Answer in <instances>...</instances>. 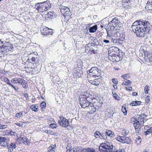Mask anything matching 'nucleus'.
Masks as SVG:
<instances>
[{
  "mask_svg": "<svg viewBox=\"0 0 152 152\" xmlns=\"http://www.w3.org/2000/svg\"><path fill=\"white\" fill-rule=\"evenodd\" d=\"M25 81L26 80H25L23 79L22 78H19L18 83L19 84L22 85L23 83L24 82H25Z\"/></svg>",
  "mask_w": 152,
  "mask_h": 152,
  "instance_id": "nucleus-39",
  "label": "nucleus"
},
{
  "mask_svg": "<svg viewBox=\"0 0 152 152\" xmlns=\"http://www.w3.org/2000/svg\"><path fill=\"white\" fill-rule=\"evenodd\" d=\"M54 122L55 123H52L50 124L49 125L53 129L56 128L57 127V124L54 121Z\"/></svg>",
  "mask_w": 152,
  "mask_h": 152,
  "instance_id": "nucleus-36",
  "label": "nucleus"
},
{
  "mask_svg": "<svg viewBox=\"0 0 152 152\" xmlns=\"http://www.w3.org/2000/svg\"><path fill=\"white\" fill-rule=\"evenodd\" d=\"M105 133L108 137H113L114 136V133L111 130L107 131Z\"/></svg>",
  "mask_w": 152,
  "mask_h": 152,
  "instance_id": "nucleus-26",
  "label": "nucleus"
},
{
  "mask_svg": "<svg viewBox=\"0 0 152 152\" xmlns=\"http://www.w3.org/2000/svg\"><path fill=\"white\" fill-rule=\"evenodd\" d=\"M118 39H113L112 41L114 43H115L118 44Z\"/></svg>",
  "mask_w": 152,
  "mask_h": 152,
  "instance_id": "nucleus-52",
  "label": "nucleus"
},
{
  "mask_svg": "<svg viewBox=\"0 0 152 152\" xmlns=\"http://www.w3.org/2000/svg\"><path fill=\"white\" fill-rule=\"evenodd\" d=\"M137 94V93L136 92H133L132 94V95L133 96H136Z\"/></svg>",
  "mask_w": 152,
  "mask_h": 152,
  "instance_id": "nucleus-63",
  "label": "nucleus"
},
{
  "mask_svg": "<svg viewBox=\"0 0 152 152\" xmlns=\"http://www.w3.org/2000/svg\"><path fill=\"white\" fill-rule=\"evenodd\" d=\"M144 90L145 91V94H148V91L149 90V86L147 85L145 86L144 88Z\"/></svg>",
  "mask_w": 152,
  "mask_h": 152,
  "instance_id": "nucleus-38",
  "label": "nucleus"
},
{
  "mask_svg": "<svg viewBox=\"0 0 152 152\" xmlns=\"http://www.w3.org/2000/svg\"><path fill=\"white\" fill-rule=\"evenodd\" d=\"M113 147L111 142H107L102 143L99 147V149L100 152H114L115 151Z\"/></svg>",
  "mask_w": 152,
  "mask_h": 152,
  "instance_id": "nucleus-4",
  "label": "nucleus"
},
{
  "mask_svg": "<svg viewBox=\"0 0 152 152\" xmlns=\"http://www.w3.org/2000/svg\"><path fill=\"white\" fill-rule=\"evenodd\" d=\"M118 44H122L123 43L124 39L123 38H118Z\"/></svg>",
  "mask_w": 152,
  "mask_h": 152,
  "instance_id": "nucleus-45",
  "label": "nucleus"
},
{
  "mask_svg": "<svg viewBox=\"0 0 152 152\" xmlns=\"http://www.w3.org/2000/svg\"><path fill=\"white\" fill-rule=\"evenodd\" d=\"M77 149V151H80V152L81 151H82L83 152H95L94 149L93 148L83 149L81 147H78Z\"/></svg>",
  "mask_w": 152,
  "mask_h": 152,
  "instance_id": "nucleus-14",
  "label": "nucleus"
},
{
  "mask_svg": "<svg viewBox=\"0 0 152 152\" xmlns=\"http://www.w3.org/2000/svg\"><path fill=\"white\" fill-rule=\"evenodd\" d=\"M45 19L48 20V19H52V18L49 16H46L45 17Z\"/></svg>",
  "mask_w": 152,
  "mask_h": 152,
  "instance_id": "nucleus-60",
  "label": "nucleus"
},
{
  "mask_svg": "<svg viewBox=\"0 0 152 152\" xmlns=\"http://www.w3.org/2000/svg\"><path fill=\"white\" fill-rule=\"evenodd\" d=\"M113 96L115 99L118 100H119V97L116 93H114L113 94Z\"/></svg>",
  "mask_w": 152,
  "mask_h": 152,
  "instance_id": "nucleus-46",
  "label": "nucleus"
},
{
  "mask_svg": "<svg viewBox=\"0 0 152 152\" xmlns=\"http://www.w3.org/2000/svg\"><path fill=\"white\" fill-rule=\"evenodd\" d=\"M143 124H140L139 122L134 121V126L136 130V132L139 133L141 131V126H143Z\"/></svg>",
  "mask_w": 152,
  "mask_h": 152,
  "instance_id": "nucleus-15",
  "label": "nucleus"
},
{
  "mask_svg": "<svg viewBox=\"0 0 152 152\" xmlns=\"http://www.w3.org/2000/svg\"><path fill=\"white\" fill-rule=\"evenodd\" d=\"M30 108L33 111H34L35 112H37L38 111V108L37 107L36 105H31L30 106Z\"/></svg>",
  "mask_w": 152,
  "mask_h": 152,
  "instance_id": "nucleus-30",
  "label": "nucleus"
},
{
  "mask_svg": "<svg viewBox=\"0 0 152 152\" xmlns=\"http://www.w3.org/2000/svg\"><path fill=\"white\" fill-rule=\"evenodd\" d=\"M111 22V24H112L111 27V30H114V29L116 30L118 29L123 26L122 23H121L120 20L116 17L114 18Z\"/></svg>",
  "mask_w": 152,
  "mask_h": 152,
  "instance_id": "nucleus-7",
  "label": "nucleus"
},
{
  "mask_svg": "<svg viewBox=\"0 0 152 152\" xmlns=\"http://www.w3.org/2000/svg\"><path fill=\"white\" fill-rule=\"evenodd\" d=\"M96 100H97V102L102 103V102L103 98L102 97L100 96L99 97L97 96L96 97Z\"/></svg>",
  "mask_w": 152,
  "mask_h": 152,
  "instance_id": "nucleus-31",
  "label": "nucleus"
},
{
  "mask_svg": "<svg viewBox=\"0 0 152 152\" xmlns=\"http://www.w3.org/2000/svg\"><path fill=\"white\" fill-rule=\"evenodd\" d=\"M60 120L58 121V124L62 127H67L69 125V120L64 118L62 116H61L60 117Z\"/></svg>",
  "mask_w": 152,
  "mask_h": 152,
  "instance_id": "nucleus-9",
  "label": "nucleus"
},
{
  "mask_svg": "<svg viewBox=\"0 0 152 152\" xmlns=\"http://www.w3.org/2000/svg\"><path fill=\"white\" fill-rule=\"evenodd\" d=\"M40 106L41 107L42 110H43V108H45L46 107V103L44 102H42L40 104Z\"/></svg>",
  "mask_w": 152,
  "mask_h": 152,
  "instance_id": "nucleus-37",
  "label": "nucleus"
},
{
  "mask_svg": "<svg viewBox=\"0 0 152 152\" xmlns=\"http://www.w3.org/2000/svg\"><path fill=\"white\" fill-rule=\"evenodd\" d=\"M2 50H0V57H2L4 56V55H7L8 53L3 48Z\"/></svg>",
  "mask_w": 152,
  "mask_h": 152,
  "instance_id": "nucleus-27",
  "label": "nucleus"
},
{
  "mask_svg": "<svg viewBox=\"0 0 152 152\" xmlns=\"http://www.w3.org/2000/svg\"><path fill=\"white\" fill-rule=\"evenodd\" d=\"M26 139H25V141H23V142L25 144H28L29 140L26 137Z\"/></svg>",
  "mask_w": 152,
  "mask_h": 152,
  "instance_id": "nucleus-57",
  "label": "nucleus"
},
{
  "mask_svg": "<svg viewBox=\"0 0 152 152\" xmlns=\"http://www.w3.org/2000/svg\"><path fill=\"white\" fill-rule=\"evenodd\" d=\"M131 83L130 80H127L123 82L122 83V85H128Z\"/></svg>",
  "mask_w": 152,
  "mask_h": 152,
  "instance_id": "nucleus-34",
  "label": "nucleus"
},
{
  "mask_svg": "<svg viewBox=\"0 0 152 152\" xmlns=\"http://www.w3.org/2000/svg\"><path fill=\"white\" fill-rule=\"evenodd\" d=\"M24 96L27 99H29V97H28V94H25L24 95Z\"/></svg>",
  "mask_w": 152,
  "mask_h": 152,
  "instance_id": "nucleus-61",
  "label": "nucleus"
},
{
  "mask_svg": "<svg viewBox=\"0 0 152 152\" xmlns=\"http://www.w3.org/2000/svg\"><path fill=\"white\" fill-rule=\"evenodd\" d=\"M122 137H123V136L121 137L120 136H118L116 137L115 138L117 141L120 142H122V141L123 140V139L122 138Z\"/></svg>",
  "mask_w": 152,
  "mask_h": 152,
  "instance_id": "nucleus-42",
  "label": "nucleus"
},
{
  "mask_svg": "<svg viewBox=\"0 0 152 152\" xmlns=\"http://www.w3.org/2000/svg\"><path fill=\"white\" fill-rule=\"evenodd\" d=\"M50 7V4L47 1L37 3H36L35 5V8L42 12L47 10Z\"/></svg>",
  "mask_w": 152,
  "mask_h": 152,
  "instance_id": "nucleus-5",
  "label": "nucleus"
},
{
  "mask_svg": "<svg viewBox=\"0 0 152 152\" xmlns=\"http://www.w3.org/2000/svg\"><path fill=\"white\" fill-rule=\"evenodd\" d=\"M95 68L94 67H92L91 69L89 70V76H88L89 81L90 80H95V73L94 72V69Z\"/></svg>",
  "mask_w": 152,
  "mask_h": 152,
  "instance_id": "nucleus-11",
  "label": "nucleus"
},
{
  "mask_svg": "<svg viewBox=\"0 0 152 152\" xmlns=\"http://www.w3.org/2000/svg\"><path fill=\"white\" fill-rule=\"evenodd\" d=\"M122 3L123 6L124 7L128 9L130 8L131 5L130 0H122Z\"/></svg>",
  "mask_w": 152,
  "mask_h": 152,
  "instance_id": "nucleus-18",
  "label": "nucleus"
},
{
  "mask_svg": "<svg viewBox=\"0 0 152 152\" xmlns=\"http://www.w3.org/2000/svg\"><path fill=\"white\" fill-rule=\"evenodd\" d=\"M128 75L125 74L121 76V77L123 78H124L125 80H126L128 78Z\"/></svg>",
  "mask_w": 152,
  "mask_h": 152,
  "instance_id": "nucleus-50",
  "label": "nucleus"
},
{
  "mask_svg": "<svg viewBox=\"0 0 152 152\" xmlns=\"http://www.w3.org/2000/svg\"><path fill=\"white\" fill-rule=\"evenodd\" d=\"M89 32L91 33H93L95 32V25L90 28Z\"/></svg>",
  "mask_w": 152,
  "mask_h": 152,
  "instance_id": "nucleus-41",
  "label": "nucleus"
},
{
  "mask_svg": "<svg viewBox=\"0 0 152 152\" xmlns=\"http://www.w3.org/2000/svg\"><path fill=\"white\" fill-rule=\"evenodd\" d=\"M60 12L63 15L67 18H69L71 15L69 9L67 7L61 6L60 7Z\"/></svg>",
  "mask_w": 152,
  "mask_h": 152,
  "instance_id": "nucleus-8",
  "label": "nucleus"
},
{
  "mask_svg": "<svg viewBox=\"0 0 152 152\" xmlns=\"http://www.w3.org/2000/svg\"><path fill=\"white\" fill-rule=\"evenodd\" d=\"M96 135L99 136L100 138H103L104 140H106L107 139V135L106 133L101 134L99 132H96Z\"/></svg>",
  "mask_w": 152,
  "mask_h": 152,
  "instance_id": "nucleus-20",
  "label": "nucleus"
},
{
  "mask_svg": "<svg viewBox=\"0 0 152 152\" xmlns=\"http://www.w3.org/2000/svg\"><path fill=\"white\" fill-rule=\"evenodd\" d=\"M47 15L51 17L52 18L53 17H55V15L54 13L52 12H50L48 13Z\"/></svg>",
  "mask_w": 152,
  "mask_h": 152,
  "instance_id": "nucleus-35",
  "label": "nucleus"
},
{
  "mask_svg": "<svg viewBox=\"0 0 152 152\" xmlns=\"http://www.w3.org/2000/svg\"><path fill=\"white\" fill-rule=\"evenodd\" d=\"M67 152H77V148H73L72 149H70L69 147H67Z\"/></svg>",
  "mask_w": 152,
  "mask_h": 152,
  "instance_id": "nucleus-28",
  "label": "nucleus"
},
{
  "mask_svg": "<svg viewBox=\"0 0 152 152\" xmlns=\"http://www.w3.org/2000/svg\"><path fill=\"white\" fill-rule=\"evenodd\" d=\"M152 132V126L150 127V128L147 129V131L144 132V134L146 136H147L148 134H150Z\"/></svg>",
  "mask_w": 152,
  "mask_h": 152,
  "instance_id": "nucleus-29",
  "label": "nucleus"
},
{
  "mask_svg": "<svg viewBox=\"0 0 152 152\" xmlns=\"http://www.w3.org/2000/svg\"><path fill=\"white\" fill-rule=\"evenodd\" d=\"M88 94L85 92L84 93V94L80 95L79 97L80 99V104L81 107L83 108H85L88 106H90L91 107H93L92 108L91 107V109L92 110L93 112L91 111H90V113H92L95 112V107H94V102L93 103L89 102L87 100V98L88 97Z\"/></svg>",
  "mask_w": 152,
  "mask_h": 152,
  "instance_id": "nucleus-2",
  "label": "nucleus"
},
{
  "mask_svg": "<svg viewBox=\"0 0 152 152\" xmlns=\"http://www.w3.org/2000/svg\"><path fill=\"white\" fill-rule=\"evenodd\" d=\"M41 32L42 35L46 36L52 35L53 33L52 29H49L47 27L42 28L41 30Z\"/></svg>",
  "mask_w": 152,
  "mask_h": 152,
  "instance_id": "nucleus-10",
  "label": "nucleus"
},
{
  "mask_svg": "<svg viewBox=\"0 0 152 152\" xmlns=\"http://www.w3.org/2000/svg\"><path fill=\"white\" fill-rule=\"evenodd\" d=\"M104 42L106 43H109V41L108 40H104V41H103Z\"/></svg>",
  "mask_w": 152,
  "mask_h": 152,
  "instance_id": "nucleus-62",
  "label": "nucleus"
},
{
  "mask_svg": "<svg viewBox=\"0 0 152 152\" xmlns=\"http://www.w3.org/2000/svg\"><path fill=\"white\" fill-rule=\"evenodd\" d=\"M124 149H121L118 150H116L115 152H124Z\"/></svg>",
  "mask_w": 152,
  "mask_h": 152,
  "instance_id": "nucleus-54",
  "label": "nucleus"
},
{
  "mask_svg": "<svg viewBox=\"0 0 152 152\" xmlns=\"http://www.w3.org/2000/svg\"><path fill=\"white\" fill-rule=\"evenodd\" d=\"M141 103V101H133L130 104L132 106H137V105H140Z\"/></svg>",
  "mask_w": 152,
  "mask_h": 152,
  "instance_id": "nucleus-25",
  "label": "nucleus"
},
{
  "mask_svg": "<svg viewBox=\"0 0 152 152\" xmlns=\"http://www.w3.org/2000/svg\"><path fill=\"white\" fill-rule=\"evenodd\" d=\"M18 78H19L17 77L13 78L11 80V82L12 83L17 84L18 83Z\"/></svg>",
  "mask_w": 152,
  "mask_h": 152,
  "instance_id": "nucleus-32",
  "label": "nucleus"
},
{
  "mask_svg": "<svg viewBox=\"0 0 152 152\" xmlns=\"http://www.w3.org/2000/svg\"><path fill=\"white\" fill-rule=\"evenodd\" d=\"M150 100V96H147L145 99L146 102L147 103H148Z\"/></svg>",
  "mask_w": 152,
  "mask_h": 152,
  "instance_id": "nucleus-49",
  "label": "nucleus"
},
{
  "mask_svg": "<svg viewBox=\"0 0 152 152\" xmlns=\"http://www.w3.org/2000/svg\"><path fill=\"white\" fill-rule=\"evenodd\" d=\"M55 148H49L48 151V152H55L54 151Z\"/></svg>",
  "mask_w": 152,
  "mask_h": 152,
  "instance_id": "nucleus-55",
  "label": "nucleus"
},
{
  "mask_svg": "<svg viewBox=\"0 0 152 152\" xmlns=\"http://www.w3.org/2000/svg\"><path fill=\"white\" fill-rule=\"evenodd\" d=\"M122 112L125 115L127 114V110H126V108L125 107L122 106Z\"/></svg>",
  "mask_w": 152,
  "mask_h": 152,
  "instance_id": "nucleus-43",
  "label": "nucleus"
},
{
  "mask_svg": "<svg viewBox=\"0 0 152 152\" xmlns=\"http://www.w3.org/2000/svg\"><path fill=\"white\" fill-rule=\"evenodd\" d=\"M4 81L7 83V84L10 85L11 86H12V87L14 89L15 91H17L19 89L18 87L14 86L11 83V82L6 77L4 78Z\"/></svg>",
  "mask_w": 152,
  "mask_h": 152,
  "instance_id": "nucleus-22",
  "label": "nucleus"
},
{
  "mask_svg": "<svg viewBox=\"0 0 152 152\" xmlns=\"http://www.w3.org/2000/svg\"><path fill=\"white\" fill-rule=\"evenodd\" d=\"M23 111L20 112L19 113H17L15 117H17V118H19L23 116Z\"/></svg>",
  "mask_w": 152,
  "mask_h": 152,
  "instance_id": "nucleus-40",
  "label": "nucleus"
},
{
  "mask_svg": "<svg viewBox=\"0 0 152 152\" xmlns=\"http://www.w3.org/2000/svg\"><path fill=\"white\" fill-rule=\"evenodd\" d=\"M145 59H146L147 61H148V59L149 61H152V53L148 51H145L144 52Z\"/></svg>",
  "mask_w": 152,
  "mask_h": 152,
  "instance_id": "nucleus-16",
  "label": "nucleus"
},
{
  "mask_svg": "<svg viewBox=\"0 0 152 152\" xmlns=\"http://www.w3.org/2000/svg\"><path fill=\"white\" fill-rule=\"evenodd\" d=\"M96 31L97 29L98 28H102L103 27L102 25L101 24L99 25V24L101 23L100 22H98L96 23Z\"/></svg>",
  "mask_w": 152,
  "mask_h": 152,
  "instance_id": "nucleus-33",
  "label": "nucleus"
},
{
  "mask_svg": "<svg viewBox=\"0 0 152 152\" xmlns=\"http://www.w3.org/2000/svg\"><path fill=\"white\" fill-rule=\"evenodd\" d=\"M45 132L48 134H52V132L50 130H45Z\"/></svg>",
  "mask_w": 152,
  "mask_h": 152,
  "instance_id": "nucleus-53",
  "label": "nucleus"
},
{
  "mask_svg": "<svg viewBox=\"0 0 152 152\" xmlns=\"http://www.w3.org/2000/svg\"><path fill=\"white\" fill-rule=\"evenodd\" d=\"M123 140L122 141V143H127V144L131 142V140L129 137L123 136L122 137Z\"/></svg>",
  "mask_w": 152,
  "mask_h": 152,
  "instance_id": "nucleus-24",
  "label": "nucleus"
},
{
  "mask_svg": "<svg viewBox=\"0 0 152 152\" xmlns=\"http://www.w3.org/2000/svg\"><path fill=\"white\" fill-rule=\"evenodd\" d=\"M6 147L8 148V152H12L13 151V149L16 148L17 146L15 143L11 142L10 144H9L8 143H7Z\"/></svg>",
  "mask_w": 152,
  "mask_h": 152,
  "instance_id": "nucleus-12",
  "label": "nucleus"
},
{
  "mask_svg": "<svg viewBox=\"0 0 152 152\" xmlns=\"http://www.w3.org/2000/svg\"><path fill=\"white\" fill-rule=\"evenodd\" d=\"M74 73L75 74L76 76L78 77H81L82 76L83 71L82 69H77V68H75L74 69Z\"/></svg>",
  "mask_w": 152,
  "mask_h": 152,
  "instance_id": "nucleus-17",
  "label": "nucleus"
},
{
  "mask_svg": "<svg viewBox=\"0 0 152 152\" xmlns=\"http://www.w3.org/2000/svg\"><path fill=\"white\" fill-rule=\"evenodd\" d=\"M7 140V138L4 137H0V145L6 147L7 143L5 144Z\"/></svg>",
  "mask_w": 152,
  "mask_h": 152,
  "instance_id": "nucleus-19",
  "label": "nucleus"
},
{
  "mask_svg": "<svg viewBox=\"0 0 152 152\" xmlns=\"http://www.w3.org/2000/svg\"><path fill=\"white\" fill-rule=\"evenodd\" d=\"M11 136L14 135V134L15 133V132H13L12 131L10 130L9 132H8Z\"/></svg>",
  "mask_w": 152,
  "mask_h": 152,
  "instance_id": "nucleus-56",
  "label": "nucleus"
},
{
  "mask_svg": "<svg viewBox=\"0 0 152 152\" xmlns=\"http://www.w3.org/2000/svg\"><path fill=\"white\" fill-rule=\"evenodd\" d=\"M29 63H32L34 66H36L39 64V61L37 58L32 57L31 61H29Z\"/></svg>",
  "mask_w": 152,
  "mask_h": 152,
  "instance_id": "nucleus-21",
  "label": "nucleus"
},
{
  "mask_svg": "<svg viewBox=\"0 0 152 152\" xmlns=\"http://www.w3.org/2000/svg\"><path fill=\"white\" fill-rule=\"evenodd\" d=\"M99 41L98 40H97V41H96V44H95V45H99Z\"/></svg>",
  "mask_w": 152,
  "mask_h": 152,
  "instance_id": "nucleus-64",
  "label": "nucleus"
},
{
  "mask_svg": "<svg viewBox=\"0 0 152 152\" xmlns=\"http://www.w3.org/2000/svg\"><path fill=\"white\" fill-rule=\"evenodd\" d=\"M126 89L127 90H129V91H131L132 90V88L131 87H126Z\"/></svg>",
  "mask_w": 152,
  "mask_h": 152,
  "instance_id": "nucleus-59",
  "label": "nucleus"
},
{
  "mask_svg": "<svg viewBox=\"0 0 152 152\" xmlns=\"http://www.w3.org/2000/svg\"><path fill=\"white\" fill-rule=\"evenodd\" d=\"M7 126L6 125H0V129H4L7 128Z\"/></svg>",
  "mask_w": 152,
  "mask_h": 152,
  "instance_id": "nucleus-51",
  "label": "nucleus"
},
{
  "mask_svg": "<svg viewBox=\"0 0 152 152\" xmlns=\"http://www.w3.org/2000/svg\"><path fill=\"white\" fill-rule=\"evenodd\" d=\"M132 30L137 37H144L149 32L150 27L148 21L137 20L134 22L131 27Z\"/></svg>",
  "mask_w": 152,
  "mask_h": 152,
  "instance_id": "nucleus-1",
  "label": "nucleus"
},
{
  "mask_svg": "<svg viewBox=\"0 0 152 152\" xmlns=\"http://www.w3.org/2000/svg\"><path fill=\"white\" fill-rule=\"evenodd\" d=\"M108 58L111 61L118 62L121 60L119 49L115 47H112L108 51Z\"/></svg>",
  "mask_w": 152,
  "mask_h": 152,
  "instance_id": "nucleus-3",
  "label": "nucleus"
},
{
  "mask_svg": "<svg viewBox=\"0 0 152 152\" xmlns=\"http://www.w3.org/2000/svg\"><path fill=\"white\" fill-rule=\"evenodd\" d=\"M26 137H25L23 135H20V140H23V141H25V139L26 138Z\"/></svg>",
  "mask_w": 152,
  "mask_h": 152,
  "instance_id": "nucleus-48",
  "label": "nucleus"
},
{
  "mask_svg": "<svg viewBox=\"0 0 152 152\" xmlns=\"http://www.w3.org/2000/svg\"><path fill=\"white\" fill-rule=\"evenodd\" d=\"M112 81L114 83H115L116 84H117L118 83V80L115 78H113L112 79Z\"/></svg>",
  "mask_w": 152,
  "mask_h": 152,
  "instance_id": "nucleus-47",
  "label": "nucleus"
},
{
  "mask_svg": "<svg viewBox=\"0 0 152 152\" xmlns=\"http://www.w3.org/2000/svg\"><path fill=\"white\" fill-rule=\"evenodd\" d=\"M0 43L2 45L0 47L3 48L7 53L13 50V45L11 44L9 39H6L5 42H1L0 40Z\"/></svg>",
  "mask_w": 152,
  "mask_h": 152,
  "instance_id": "nucleus-6",
  "label": "nucleus"
},
{
  "mask_svg": "<svg viewBox=\"0 0 152 152\" xmlns=\"http://www.w3.org/2000/svg\"><path fill=\"white\" fill-rule=\"evenodd\" d=\"M89 82L93 85H95V81L93 80H90Z\"/></svg>",
  "mask_w": 152,
  "mask_h": 152,
  "instance_id": "nucleus-58",
  "label": "nucleus"
},
{
  "mask_svg": "<svg viewBox=\"0 0 152 152\" xmlns=\"http://www.w3.org/2000/svg\"><path fill=\"white\" fill-rule=\"evenodd\" d=\"M22 85L23 86V87L24 88H27L28 87V85L26 81H25V82H23V83Z\"/></svg>",
  "mask_w": 152,
  "mask_h": 152,
  "instance_id": "nucleus-44",
  "label": "nucleus"
},
{
  "mask_svg": "<svg viewBox=\"0 0 152 152\" xmlns=\"http://www.w3.org/2000/svg\"><path fill=\"white\" fill-rule=\"evenodd\" d=\"M145 8L147 10H152V0H148Z\"/></svg>",
  "mask_w": 152,
  "mask_h": 152,
  "instance_id": "nucleus-23",
  "label": "nucleus"
},
{
  "mask_svg": "<svg viewBox=\"0 0 152 152\" xmlns=\"http://www.w3.org/2000/svg\"><path fill=\"white\" fill-rule=\"evenodd\" d=\"M136 120L134 121L139 122L140 124H143L144 121L145 120V117L142 115H138L136 117Z\"/></svg>",
  "mask_w": 152,
  "mask_h": 152,
  "instance_id": "nucleus-13",
  "label": "nucleus"
}]
</instances>
